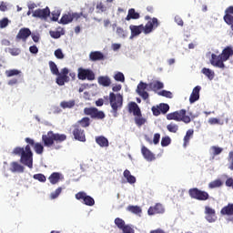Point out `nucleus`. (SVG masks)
Wrapping results in <instances>:
<instances>
[{
    "instance_id": "nucleus-14",
    "label": "nucleus",
    "mask_w": 233,
    "mask_h": 233,
    "mask_svg": "<svg viewBox=\"0 0 233 233\" xmlns=\"http://www.w3.org/2000/svg\"><path fill=\"white\" fill-rule=\"evenodd\" d=\"M30 35H32V31H30V29L26 27L21 28L15 36V41H23L24 43H26V40Z\"/></svg>"
},
{
    "instance_id": "nucleus-31",
    "label": "nucleus",
    "mask_w": 233,
    "mask_h": 233,
    "mask_svg": "<svg viewBox=\"0 0 233 233\" xmlns=\"http://www.w3.org/2000/svg\"><path fill=\"white\" fill-rule=\"evenodd\" d=\"M62 108H74L76 106V100L63 101L60 103Z\"/></svg>"
},
{
    "instance_id": "nucleus-9",
    "label": "nucleus",
    "mask_w": 233,
    "mask_h": 233,
    "mask_svg": "<svg viewBox=\"0 0 233 233\" xmlns=\"http://www.w3.org/2000/svg\"><path fill=\"white\" fill-rule=\"evenodd\" d=\"M77 77L80 81H94L96 79V74L92 69L79 67L77 69Z\"/></svg>"
},
{
    "instance_id": "nucleus-21",
    "label": "nucleus",
    "mask_w": 233,
    "mask_h": 233,
    "mask_svg": "<svg viewBox=\"0 0 233 233\" xmlns=\"http://www.w3.org/2000/svg\"><path fill=\"white\" fill-rule=\"evenodd\" d=\"M128 112L133 113V116H141V109L136 102H130L128 104Z\"/></svg>"
},
{
    "instance_id": "nucleus-42",
    "label": "nucleus",
    "mask_w": 233,
    "mask_h": 233,
    "mask_svg": "<svg viewBox=\"0 0 233 233\" xmlns=\"http://www.w3.org/2000/svg\"><path fill=\"white\" fill-rule=\"evenodd\" d=\"M34 179H36V181H40V183H46V177L41 173L35 174L33 176Z\"/></svg>"
},
{
    "instance_id": "nucleus-16",
    "label": "nucleus",
    "mask_w": 233,
    "mask_h": 233,
    "mask_svg": "<svg viewBox=\"0 0 233 233\" xmlns=\"http://www.w3.org/2000/svg\"><path fill=\"white\" fill-rule=\"evenodd\" d=\"M205 215L208 223H214L218 219V217L216 216V209L208 206L205 207Z\"/></svg>"
},
{
    "instance_id": "nucleus-39",
    "label": "nucleus",
    "mask_w": 233,
    "mask_h": 233,
    "mask_svg": "<svg viewBox=\"0 0 233 233\" xmlns=\"http://www.w3.org/2000/svg\"><path fill=\"white\" fill-rule=\"evenodd\" d=\"M167 129L168 130V132L176 134L177 130H179V126L174 123H170L169 125L167 126Z\"/></svg>"
},
{
    "instance_id": "nucleus-33",
    "label": "nucleus",
    "mask_w": 233,
    "mask_h": 233,
    "mask_svg": "<svg viewBox=\"0 0 233 233\" xmlns=\"http://www.w3.org/2000/svg\"><path fill=\"white\" fill-rule=\"evenodd\" d=\"M202 74H204V76H206V77H208L210 81H212V79H214L215 73H214V71L210 70L209 68L204 67L202 69Z\"/></svg>"
},
{
    "instance_id": "nucleus-59",
    "label": "nucleus",
    "mask_w": 233,
    "mask_h": 233,
    "mask_svg": "<svg viewBox=\"0 0 233 233\" xmlns=\"http://www.w3.org/2000/svg\"><path fill=\"white\" fill-rule=\"evenodd\" d=\"M159 139H161V135L159 133L155 134L153 138L154 145H157L159 143Z\"/></svg>"
},
{
    "instance_id": "nucleus-38",
    "label": "nucleus",
    "mask_w": 233,
    "mask_h": 233,
    "mask_svg": "<svg viewBox=\"0 0 233 233\" xmlns=\"http://www.w3.org/2000/svg\"><path fill=\"white\" fill-rule=\"evenodd\" d=\"M135 123L137 127H143V125H145L147 123V119L144 118L141 115L137 116L135 117Z\"/></svg>"
},
{
    "instance_id": "nucleus-28",
    "label": "nucleus",
    "mask_w": 233,
    "mask_h": 233,
    "mask_svg": "<svg viewBox=\"0 0 233 233\" xmlns=\"http://www.w3.org/2000/svg\"><path fill=\"white\" fill-rule=\"evenodd\" d=\"M96 143H97L99 147H108V139L103 136L96 137Z\"/></svg>"
},
{
    "instance_id": "nucleus-22",
    "label": "nucleus",
    "mask_w": 233,
    "mask_h": 233,
    "mask_svg": "<svg viewBox=\"0 0 233 233\" xmlns=\"http://www.w3.org/2000/svg\"><path fill=\"white\" fill-rule=\"evenodd\" d=\"M97 81L98 85H100L101 86H110V85H112V80L107 76H98Z\"/></svg>"
},
{
    "instance_id": "nucleus-47",
    "label": "nucleus",
    "mask_w": 233,
    "mask_h": 233,
    "mask_svg": "<svg viewBox=\"0 0 233 233\" xmlns=\"http://www.w3.org/2000/svg\"><path fill=\"white\" fill-rule=\"evenodd\" d=\"M172 143V140L170 139V137H164L161 139V147H168Z\"/></svg>"
},
{
    "instance_id": "nucleus-57",
    "label": "nucleus",
    "mask_w": 233,
    "mask_h": 233,
    "mask_svg": "<svg viewBox=\"0 0 233 233\" xmlns=\"http://www.w3.org/2000/svg\"><path fill=\"white\" fill-rule=\"evenodd\" d=\"M151 110H152V112H153V116H160L161 115V109H160V107H159V106H153L152 108H151Z\"/></svg>"
},
{
    "instance_id": "nucleus-48",
    "label": "nucleus",
    "mask_w": 233,
    "mask_h": 233,
    "mask_svg": "<svg viewBox=\"0 0 233 233\" xmlns=\"http://www.w3.org/2000/svg\"><path fill=\"white\" fill-rule=\"evenodd\" d=\"M158 106L160 108V113L162 114H167V112L170 110V106H168V104H160Z\"/></svg>"
},
{
    "instance_id": "nucleus-45",
    "label": "nucleus",
    "mask_w": 233,
    "mask_h": 233,
    "mask_svg": "<svg viewBox=\"0 0 233 233\" xmlns=\"http://www.w3.org/2000/svg\"><path fill=\"white\" fill-rule=\"evenodd\" d=\"M211 150H212L213 156H219V154H221V152H223V148L217 147V146H212Z\"/></svg>"
},
{
    "instance_id": "nucleus-10",
    "label": "nucleus",
    "mask_w": 233,
    "mask_h": 233,
    "mask_svg": "<svg viewBox=\"0 0 233 233\" xmlns=\"http://www.w3.org/2000/svg\"><path fill=\"white\" fill-rule=\"evenodd\" d=\"M77 201H82L83 205L86 207H94L96 205V200L91 196H88L85 191H79L75 195Z\"/></svg>"
},
{
    "instance_id": "nucleus-46",
    "label": "nucleus",
    "mask_w": 233,
    "mask_h": 233,
    "mask_svg": "<svg viewBox=\"0 0 233 233\" xmlns=\"http://www.w3.org/2000/svg\"><path fill=\"white\" fill-rule=\"evenodd\" d=\"M159 96H162V97H167L168 99H172L173 95L172 92L167 91V90H162L157 93Z\"/></svg>"
},
{
    "instance_id": "nucleus-5",
    "label": "nucleus",
    "mask_w": 233,
    "mask_h": 233,
    "mask_svg": "<svg viewBox=\"0 0 233 233\" xmlns=\"http://www.w3.org/2000/svg\"><path fill=\"white\" fill-rule=\"evenodd\" d=\"M233 56V49L231 46H227L222 50L220 55L212 54L210 63L212 66L217 68H225V61H228Z\"/></svg>"
},
{
    "instance_id": "nucleus-64",
    "label": "nucleus",
    "mask_w": 233,
    "mask_h": 233,
    "mask_svg": "<svg viewBox=\"0 0 233 233\" xmlns=\"http://www.w3.org/2000/svg\"><path fill=\"white\" fill-rule=\"evenodd\" d=\"M225 12H226V14H228V15H230V14H233V5L228 7Z\"/></svg>"
},
{
    "instance_id": "nucleus-2",
    "label": "nucleus",
    "mask_w": 233,
    "mask_h": 233,
    "mask_svg": "<svg viewBox=\"0 0 233 233\" xmlns=\"http://www.w3.org/2000/svg\"><path fill=\"white\" fill-rule=\"evenodd\" d=\"M157 26H159V21L156 17H153L152 20L148 21L146 25L143 24L139 25H129V30L131 31L130 39L137 37V35H140L142 32L146 35H147V34H152V32H154Z\"/></svg>"
},
{
    "instance_id": "nucleus-61",
    "label": "nucleus",
    "mask_w": 233,
    "mask_h": 233,
    "mask_svg": "<svg viewBox=\"0 0 233 233\" xmlns=\"http://www.w3.org/2000/svg\"><path fill=\"white\" fill-rule=\"evenodd\" d=\"M52 21H58L59 19V13H52V17H51Z\"/></svg>"
},
{
    "instance_id": "nucleus-52",
    "label": "nucleus",
    "mask_w": 233,
    "mask_h": 233,
    "mask_svg": "<svg viewBox=\"0 0 233 233\" xmlns=\"http://www.w3.org/2000/svg\"><path fill=\"white\" fill-rule=\"evenodd\" d=\"M228 161L229 163L228 169L233 170V151L229 152Z\"/></svg>"
},
{
    "instance_id": "nucleus-50",
    "label": "nucleus",
    "mask_w": 233,
    "mask_h": 233,
    "mask_svg": "<svg viewBox=\"0 0 233 233\" xmlns=\"http://www.w3.org/2000/svg\"><path fill=\"white\" fill-rule=\"evenodd\" d=\"M55 57H56V59H65V54H63V50L56 49L55 51Z\"/></svg>"
},
{
    "instance_id": "nucleus-6",
    "label": "nucleus",
    "mask_w": 233,
    "mask_h": 233,
    "mask_svg": "<svg viewBox=\"0 0 233 233\" xmlns=\"http://www.w3.org/2000/svg\"><path fill=\"white\" fill-rule=\"evenodd\" d=\"M109 103L112 108V113L114 114V117H117V110L123 108V95L110 93Z\"/></svg>"
},
{
    "instance_id": "nucleus-53",
    "label": "nucleus",
    "mask_w": 233,
    "mask_h": 233,
    "mask_svg": "<svg viewBox=\"0 0 233 233\" xmlns=\"http://www.w3.org/2000/svg\"><path fill=\"white\" fill-rule=\"evenodd\" d=\"M8 52L11 56H19L21 54V49L19 48H9Z\"/></svg>"
},
{
    "instance_id": "nucleus-40",
    "label": "nucleus",
    "mask_w": 233,
    "mask_h": 233,
    "mask_svg": "<svg viewBox=\"0 0 233 233\" xmlns=\"http://www.w3.org/2000/svg\"><path fill=\"white\" fill-rule=\"evenodd\" d=\"M21 71L18 69H10L5 71L6 77H14V76H19Z\"/></svg>"
},
{
    "instance_id": "nucleus-62",
    "label": "nucleus",
    "mask_w": 233,
    "mask_h": 233,
    "mask_svg": "<svg viewBox=\"0 0 233 233\" xmlns=\"http://www.w3.org/2000/svg\"><path fill=\"white\" fill-rule=\"evenodd\" d=\"M175 21L177 25H178V26H183V19H181L180 17H175Z\"/></svg>"
},
{
    "instance_id": "nucleus-41",
    "label": "nucleus",
    "mask_w": 233,
    "mask_h": 233,
    "mask_svg": "<svg viewBox=\"0 0 233 233\" xmlns=\"http://www.w3.org/2000/svg\"><path fill=\"white\" fill-rule=\"evenodd\" d=\"M114 79L115 81L125 83V75L122 72H116L114 76Z\"/></svg>"
},
{
    "instance_id": "nucleus-15",
    "label": "nucleus",
    "mask_w": 233,
    "mask_h": 233,
    "mask_svg": "<svg viewBox=\"0 0 233 233\" xmlns=\"http://www.w3.org/2000/svg\"><path fill=\"white\" fill-rule=\"evenodd\" d=\"M148 216H156V214H165V207L161 203L151 206L147 210Z\"/></svg>"
},
{
    "instance_id": "nucleus-34",
    "label": "nucleus",
    "mask_w": 233,
    "mask_h": 233,
    "mask_svg": "<svg viewBox=\"0 0 233 233\" xmlns=\"http://www.w3.org/2000/svg\"><path fill=\"white\" fill-rule=\"evenodd\" d=\"M127 210L132 214H141L143 212L139 206H128Z\"/></svg>"
},
{
    "instance_id": "nucleus-60",
    "label": "nucleus",
    "mask_w": 233,
    "mask_h": 233,
    "mask_svg": "<svg viewBox=\"0 0 233 233\" xmlns=\"http://www.w3.org/2000/svg\"><path fill=\"white\" fill-rule=\"evenodd\" d=\"M29 52L31 54H37L39 52V49L35 46H31L29 47Z\"/></svg>"
},
{
    "instance_id": "nucleus-4",
    "label": "nucleus",
    "mask_w": 233,
    "mask_h": 233,
    "mask_svg": "<svg viewBox=\"0 0 233 233\" xmlns=\"http://www.w3.org/2000/svg\"><path fill=\"white\" fill-rule=\"evenodd\" d=\"M63 141H66V135L54 133V131H48L47 134L42 136V142L44 147L50 148V147H54L56 150H59L61 146H56V143H63Z\"/></svg>"
},
{
    "instance_id": "nucleus-12",
    "label": "nucleus",
    "mask_w": 233,
    "mask_h": 233,
    "mask_svg": "<svg viewBox=\"0 0 233 233\" xmlns=\"http://www.w3.org/2000/svg\"><path fill=\"white\" fill-rule=\"evenodd\" d=\"M85 116H90L92 119H105V112L99 111L96 107H85Z\"/></svg>"
},
{
    "instance_id": "nucleus-8",
    "label": "nucleus",
    "mask_w": 233,
    "mask_h": 233,
    "mask_svg": "<svg viewBox=\"0 0 233 233\" xmlns=\"http://www.w3.org/2000/svg\"><path fill=\"white\" fill-rule=\"evenodd\" d=\"M188 194L192 199H197L198 201H207L208 199H210L208 192L203 191L198 187L190 188Z\"/></svg>"
},
{
    "instance_id": "nucleus-55",
    "label": "nucleus",
    "mask_w": 233,
    "mask_h": 233,
    "mask_svg": "<svg viewBox=\"0 0 233 233\" xmlns=\"http://www.w3.org/2000/svg\"><path fill=\"white\" fill-rule=\"evenodd\" d=\"M96 10L98 12H106V6H105V5H103V2H100L96 5Z\"/></svg>"
},
{
    "instance_id": "nucleus-26",
    "label": "nucleus",
    "mask_w": 233,
    "mask_h": 233,
    "mask_svg": "<svg viewBox=\"0 0 233 233\" xmlns=\"http://www.w3.org/2000/svg\"><path fill=\"white\" fill-rule=\"evenodd\" d=\"M10 170L11 172L23 173L25 172V167H23L21 164H18L17 162H12Z\"/></svg>"
},
{
    "instance_id": "nucleus-25",
    "label": "nucleus",
    "mask_w": 233,
    "mask_h": 233,
    "mask_svg": "<svg viewBox=\"0 0 233 233\" xmlns=\"http://www.w3.org/2000/svg\"><path fill=\"white\" fill-rule=\"evenodd\" d=\"M56 76H58L56 77V84H58L59 86H63L66 83H68V81H70V77H68V76L61 75V73Z\"/></svg>"
},
{
    "instance_id": "nucleus-58",
    "label": "nucleus",
    "mask_w": 233,
    "mask_h": 233,
    "mask_svg": "<svg viewBox=\"0 0 233 233\" xmlns=\"http://www.w3.org/2000/svg\"><path fill=\"white\" fill-rule=\"evenodd\" d=\"M8 26V18H3L0 21V28H6Z\"/></svg>"
},
{
    "instance_id": "nucleus-30",
    "label": "nucleus",
    "mask_w": 233,
    "mask_h": 233,
    "mask_svg": "<svg viewBox=\"0 0 233 233\" xmlns=\"http://www.w3.org/2000/svg\"><path fill=\"white\" fill-rule=\"evenodd\" d=\"M194 136V130L188 129L184 137V147H187L190 143V138Z\"/></svg>"
},
{
    "instance_id": "nucleus-17",
    "label": "nucleus",
    "mask_w": 233,
    "mask_h": 233,
    "mask_svg": "<svg viewBox=\"0 0 233 233\" xmlns=\"http://www.w3.org/2000/svg\"><path fill=\"white\" fill-rule=\"evenodd\" d=\"M50 16V9L46 7L44 9H36L33 13V17H38L39 19H47Z\"/></svg>"
},
{
    "instance_id": "nucleus-49",
    "label": "nucleus",
    "mask_w": 233,
    "mask_h": 233,
    "mask_svg": "<svg viewBox=\"0 0 233 233\" xmlns=\"http://www.w3.org/2000/svg\"><path fill=\"white\" fill-rule=\"evenodd\" d=\"M121 230L123 233H136V231L130 225H126Z\"/></svg>"
},
{
    "instance_id": "nucleus-3",
    "label": "nucleus",
    "mask_w": 233,
    "mask_h": 233,
    "mask_svg": "<svg viewBox=\"0 0 233 233\" xmlns=\"http://www.w3.org/2000/svg\"><path fill=\"white\" fill-rule=\"evenodd\" d=\"M165 87V85L163 82L155 80L153 82H150L149 84H147L143 81H140L137 86L136 92L144 99V101H147L148 97H150V95L148 92H147V89L149 88V90H152L153 92H157V90H161Z\"/></svg>"
},
{
    "instance_id": "nucleus-7",
    "label": "nucleus",
    "mask_w": 233,
    "mask_h": 233,
    "mask_svg": "<svg viewBox=\"0 0 233 233\" xmlns=\"http://www.w3.org/2000/svg\"><path fill=\"white\" fill-rule=\"evenodd\" d=\"M167 119L168 121H183V123L188 124L192 119L190 116H187V110L181 109L178 111H175L173 113H169L167 115Z\"/></svg>"
},
{
    "instance_id": "nucleus-1",
    "label": "nucleus",
    "mask_w": 233,
    "mask_h": 233,
    "mask_svg": "<svg viewBox=\"0 0 233 233\" xmlns=\"http://www.w3.org/2000/svg\"><path fill=\"white\" fill-rule=\"evenodd\" d=\"M25 141L27 145L25 147H15L13 154L15 156H20V163H22V165H25L28 168H32V167H34V153L30 147H33L35 152L39 155L43 154L45 147L39 142L35 143V141L30 137H25Z\"/></svg>"
},
{
    "instance_id": "nucleus-54",
    "label": "nucleus",
    "mask_w": 233,
    "mask_h": 233,
    "mask_svg": "<svg viewBox=\"0 0 233 233\" xmlns=\"http://www.w3.org/2000/svg\"><path fill=\"white\" fill-rule=\"evenodd\" d=\"M208 123H209V125H223V123H221V120H219L216 117L209 118Z\"/></svg>"
},
{
    "instance_id": "nucleus-13",
    "label": "nucleus",
    "mask_w": 233,
    "mask_h": 233,
    "mask_svg": "<svg viewBox=\"0 0 233 233\" xmlns=\"http://www.w3.org/2000/svg\"><path fill=\"white\" fill-rule=\"evenodd\" d=\"M72 134L76 141L85 143L86 141V136L85 135V129L81 128L79 125L72 126Z\"/></svg>"
},
{
    "instance_id": "nucleus-37",
    "label": "nucleus",
    "mask_w": 233,
    "mask_h": 233,
    "mask_svg": "<svg viewBox=\"0 0 233 233\" xmlns=\"http://www.w3.org/2000/svg\"><path fill=\"white\" fill-rule=\"evenodd\" d=\"M116 35H118V37L125 39V37L128 35V32L125 30L123 27H116Z\"/></svg>"
},
{
    "instance_id": "nucleus-43",
    "label": "nucleus",
    "mask_w": 233,
    "mask_h": 233,
    "mask_svg": "<svg viewBox=\"0 0 233 233\" xmlns=\"http://www.w3.org/2000/svg\"><path fill=\"white\" fill-rule=\"evenodd\" d=\"M78 123L83 127V128H86V127H90V118L83 117Z\"/></svg>"
},
{
    "instance_id": "nucleus-63",
    "label": "nucleus",
    "mask_w": 233,
    "mask_h": 233,
    "mask_svg": "<svg viewBox=\"0 0 233 233\" xmlns=\"http://www.w3.org/2000/svg\"><path fill=\"white\" fill-rule=\"evenodd\" d=\"M68 68H66V67H64L62 70H61V73H60V75L61 76H68Z\"/></svg>"
},
{
    "instance_id": "nucleus-18",
    "label": "nucleus",
    "mask_w": 233,
    "mask_h": 233,
    "mask_svg": "<svg viewBox=\"0 0 233 233\" xmlns=\"http://www.w3.org/2000/svg\"><path fill=\"white\" fill-rule=\"evenodd\" d=\"M199 92H201V86H197L193 88L192 93L189 96V103L192 105L196 103V101L199 100Z\"/></svg>"
},
{
    "instance_id": "nucleus-29",
    "label": "nucleus",
    "mask_w": 233,
    "mask_h": 233,
    "mask_svg": "<svg viewBox=\"0 0 233 233\" xmlns=\"http://www.w3.org/2000/svg\"><path fill=\"white\" fill-rule=\"evenodd\" d=\"M124 177H126L127 183H130V185H134V183H136V177L132 176L128 169L124 171Z\"/></svg>"
},
{
    "instance_id": "nucleus-56",
    "label": "nucleus",
    "mask_w": 233,
    "mask_h": 233,
    "mask_svg": "<svg viewBox=\"0 0 233 233\" xmlns=\"http://www.w3.org/2000/svg\"><path fill=\"white\" fill-rule=\"evenodd\" d=\"M50 35L53 39H59V37H61V33L59 31H50Z\"/></svg>"
},
{
    "instance_id": "nucleus-24",
    "label": "nucleus",
    "mask_w": 233,
    "mask_h": 233,
    "mask_svg": "<svg viewBox=\"0 0 233 233\" xmlns=\"http://www.w3.org/2000/svg\"><path fill=\"white\" fill-rule=\"evenodd\" d=\"M222 216H233V204H228L226 207L222 208L220 210Z\"/></svg>"
},
{
    "instance_id": "nucleus-23",
    "label": "nucleus",
    "mask_w": 233,
    "mask_h": 233,
    "mask_svg": "<svg viewBox=\"0 0 233 233\" xmlns=\"http://www.w3.org/2000/svg\"><path fill=\"white\" fill-rule=\"evenodd\" d=\"M139 17H141L139 13L136 12V9L130 8L128 10V12H127V15L126 17V21H130L132 19H139Z\"/></svg>"
},
{
    "instance_id": "nucleus-20",
    "label": "nucleus",
    "mask_w": 233,
    "mask_h": 233,
    "mask_svg": "<svg viewBox=\"0 0 233 233\" xmlns=\"http://www.w3.org/2000/svg\"><path fill=\"white\" fill-rule=\"evenodd\" d=\"M90 61H105V55L100 51H92L89 54Z\"/></svg>"
},
{
    "instance_id": "nucleus-44",
    "label": "nucleus",
    "mask_w": 233,
    "mask_h": 233,
    "mask_svg": "<svg viewBox=\"0 0 233 233\" xmlns=\"http://www.w3.org/2000/svg\"><path fill=\"white\" fill-rule=\"evenodd\" d=\"M224 21L227 25H229V26H233V15L226 14L224 15Z\"/></svg>"
},
{
    "instance_id": "nucleus-36",
    "label": "nucleus",
    "mask_w": 233,
    "mask_h": 233,
    "mask_svg": "<svg viewBox=\"0 0 233 233\" xmlns=\"http://www.w3.org/2000/svg\"><path fill=\"white\" fill-rule=\"evenodd\" d=\"M49 68L54 76L59 75V69L57 68V65H56V62L49 61Z\"/></svg>"
},
{
    "instance_id": "nucleus-51",
    "label": "nucleus",
    "mask_w": 233,
    "mask_h": 233,
    "mask_svg": "<svg viewBox=\"0 0 233 233\" xmlns=\"http://www.w3.org/2000/svg\"><path fill=\"white\" fill-rule=\"evenodd\" d=\"M62 191H63L62 187L56 188L55 190V192L51 193L52 199H56V198H59V194H61Z\"/></svg>"
},
{
    "instance_id": "nucleus-27",
    "label": "nucleus",
    "mask_w": 233,
    "mask_h": 233,
    "mask_svg": "<svg viewBox=\"0 0 233 233\" xmlns=\"http://www.w3.org/2000/svg\"><path fill=\"white\" fill-rule=\"evenodd\" d=\"M60 179L61 175L60 173L57 172L52 173L48 177V180L50 181L51 185H57V182L60 181Z\"/></svg>"
},
{
    "instance_id": "nucleus-19",
    "label": "nucleus",
    "mask_w": 233,
    "mask_h": 233,
    "mask_svg": "<svg viewBox=\"0 0 233 233\" xmlns=\"http://www.w3.org/2000/svg\"><path fill=\"white\" fill-rule=\"evenodd\" d=\"M141 153L147 161H154L156 159V156H154V153H152V151H150V149H148L145 146H142Z\"/></svg>"
},
{
    "instance_id": "nucleus-11",
    "label": "nucleus",
    "mask_w": 233,
    "mask_h": 233,
    "mask_svg": "<svg viewBox=\"0 0 233 233\" xmlns=\"http://www.w3.org/2000/svg\"><path fill=\"white\" fill-rule=\"evenodd\" d=\"M81 15H83L85 18H86V15H83V13H67L62 15L60 21H58L59 25H68L70 23H72V21H74V19H76V21H77V19H79L81 17Z\"/></svg>"
},
{
    "instance_id": "nucleus-32",
    "label": "nucleus",
    "mask_w": 233,
    "mask_h": 233,
    "mask_svg": "<svg viewBox=\"0 0 233 233\" xmlns=\"http://www.w3.org/2000/svg\"><path fill=\"white\" fill-rule=\"evenodd\" d=\"M219 187H223V181H221V179H215L208 184V188L211 189L219 188Z\"/></svg>"
},
{
    "instance_id": "nucleus-35",
    "label": "nucleus",
    "mask_w": 233,
    "mask_h": 233,
    "mask_svg": "<svg viewBox=\"0 0 233 233\" xmlns=\"http://www.w3.org/2000/svg\"><path fill=\"white\" fill-rule=\"evenodd\" d=\"M115 225L117 227V228H119V230L124 229L125 227L127 226L125 220H123V218H115Z\"/></svg>"
}]
</instances>
